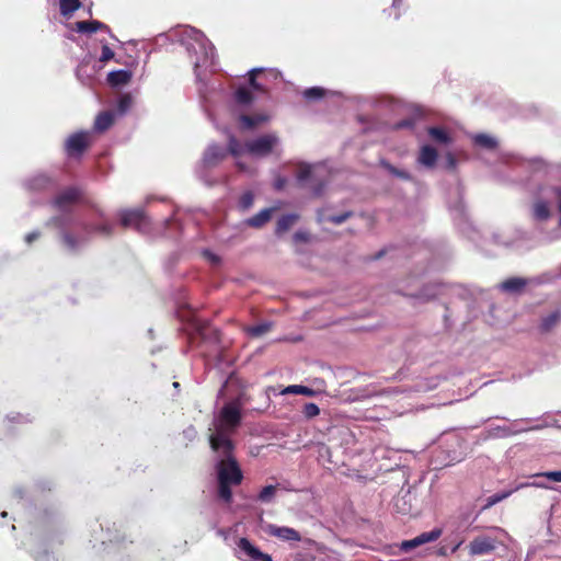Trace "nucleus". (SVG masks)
Instances as JSON below:
<instances>
[{
	"label": "nucleus",
	"mask_w": 561,
	"mask_h": 561,
	"mask_svg": "<svg viewBox=\"0 0 561 561\" xmlns=\"http://www.w3.org/2000/svg\"><path fill=\"white\" fill-rule=\"evenodd\" d=\"M525 484L523 483H519L517 484L514 489H511V490H507V491H503V492H499V493H495L491 496H489L486 499V502L484 504V508H489L497 503H500L501 501L507 499L510 495H512L515 491H518L520 489L524 488Z\"/></svg>",
	"instance_id": "28"
},
{
	"label": "nucleus",
	"mask_w": 561,
	"mask_h": 561,
	"mask_svg": "<svg viewBox=\"0 0 561 561\" xmlns=\"http://www.w3.org/2000/svg\"><path fill=\"white\" fill-rule=\"evenodd\" d=\"M119 220L125 228H134L140 232H147L149 226V219L140 208L122 210Z\"/></svg>",
	"instance_id": "6"
},
{
	"label": "nucleus",
	"mask_w": 561,
	"mask_h": 561,
	"mask_svg": "<svg viewBox=\"0 0 561 561\" xmlns=\"http://www.w3.org/2000/svg\"><path fill=\"white\" fill-rule=\"evenodd\" d=\"M73 30L78 33H89V34L94 33L96 31L110 32L108 26L98 20L78 21L73 24Z\"/></svg>",
	"instance_id": "18"
},
{
	"label": "nucleus",
	"mask_w": 561,
	"mask_h": 561,
	"mask_svg": "<svg viewBox=\"0 0 561 561\" xmlns=\"http://www.w3.org/2000/svg\"><path fill=\"white\" fill-rule=\"evenodd\" d=\"M302 413L306 419L310 420L320 414V409L316 403H306L302 410Z\"/></svg>",
	"instance_id": "46"
},
{
	"label": "nucleus",
	"mask_w": 561,
	"mask_h": 561,
	"mask_svg": "<svg viewBox=\"0 0 561 561\" xmlns=\"http://www.w3.org/2000/svg\"><path fill=\"white\" fill-rule=\"evenodd\" d=\"M254 193L251 191H245L242 193L237 204L238 209L241 211L249 210L254 204Z\"/></svg>",
	"instance_id": "36"
},
{
	"label": "nucleus",
	"mask_w": 561,
	"mask_h": 561,
	"mask_svg": "<svg viewBox=\"0 0 561 561\" xmlns=\"http://www.w3.org/2000/svg\"><path fill=\"white\" fill-rule=\"evenodd\" d=\"M50 222L59 230V242L65 252L77 254L89 243L92 231L90 224L73 215H59L53 217Z\"/></svg>",
	"instance_id": "4"
},
{
	"label": "nucleus",
	"mask_w": 561,
	"mask_h": 561,
	"mask_svg": "<svg viewBox=\"0 0 561 561\" xmlns=\"http://www.w3.org/2000/svg\"><path fill=\"white\" fill-rule=\"evenodd\" d=\"M90 227L92 228L91 237L94 233L108 237L113 232V226L110 222H106V221H104V222H102L100 225H90Z\"/></svg>",
	"instance_id": "42"
},
{
	"label": "nucleus",
	"mask_w": 561,
	"mask_h": 561,
	"mask_svg": "<svg viewBox=\"0 0 561 561\" xmlns=\"http://www.w3.org/2000/svg\"><path fill=\"white\" fill-rule=\"evenodd\" d=\"M293 239L296 243L308 242L309 233L307 231L299 230L294 233Z\"/></svg>",
	"instance_id": "53"
},
{
	"label": "nucleus",
	"mask_w": 561,
	"mask_h": 561,
	"mask_svg": "<svg viewBox=\"0 0 561 561\" xmlns=\"http://www.w3.org/2000/svg\"><path fill=\"white\" fill-rule=\"evenodd\" d=\"M90 137V133L88 131H78L72 134L66 140V151L69 156L80 154L88 146V140Z\"/></svg>",
	"instance_id": "12"
},
{
	"label": "nucleus",
	"mask_w": 561,
	"mask_h": 561,
	"mask_svg": "<svg viewBox=\"0 0 561 561\" xmlns=\"http://www.w3.org/2000/svg\"><path fill=\"white\" fill-rule=\"evenodd\" d=\"M80 7V0H59L60 14L67 19L71 18Z\"/></svg>",
	"instance_id": "32"
},
{
	"label": "nucleus",
	"mask_w": 561,
	"mask_h": 561,
	"mask_svg": "<svg viewBox=\"0 0 561 561\" xmlns=\"http://www.w3.org/2000/svg\"><path fill=\"white\" fill-rule=\"evenodd\" d=\"M264 72L263 68H253L249 71V83L255 91H264L261 83L256 81V76Z\"/></svg>",
	"instance_id": "44"
},
{
	"label": "nucleus",
	"mask_w": 561,
	"mask_h": 561,
	"mask_svg": "<svg viewBox=\"0 0 561 561\" xmlns=\"http://www.w3.org/2000/svg\"><path fill=\"white\" fill-rule=\"evenodd\" d=\"M34 557H35V559L37 561H47L48 560V554L47 553L41 554V553L35 552Z\"/></svg>",
	"instance_id": "60"
},
{
	"label": "nucleus",
	"mask_w": 561,
	"mask_h": 561,
	"mask_svg": "<svg viewBox=\"0 0 561 561\" xmlns=\"http://www.w3.org/2000/svg\"><path fill=\"white\" fill-rule=\"evenodd\" d=\"M420 546L421 545L419 543V540L416 539V537H414L413 539L402 541L400 545V549L403 552H409L412 549L417 548Z\"/></svg>",
	"instance_id": "49"
},
{
	"label": "nucleus",
	"mask_w": 561,
	"mask_h": 561,
	"mask_svg": "<svg viewBox=\"0 0 561 561\" xmlns=\"http://www.w3.org/2000/svg\"><path fill=\"white\" fill-rule=\"evenodd\" d=\"M451 213L455 217V220H460V221H465V208H463V205L462 204H458L457 206H455L453 209H451Z\"/></svg>",
	"instance_id": "52"
},
{
	"label": "nucleus",
	"mask_w": 561,
	"mask_h": 561,
	"mask_svg": "<svg viewBox=\"0 0 561 561\" xmlns=\"http://www.w3.org/2000/svg\"><path fill=\"white\" fill-rule=\"evenodd\" d=\"M523 432V430H512L507 426H492L486 430L485 438L491 437H508Z\"/></svg>",
	"instance_id": "29"
},
{
	"label": "nucleus",
	"mask_w": 561,
	"mask_h": 561,
	"mask_svg": "<svg viewBox=\"0 0 561 561\" xmlns=\"http://www.w3.org/2000/svg\"><path fill=\"white\" fill-rule=\"evenodd\" d=\"M270 117L266 114L259 113L254 115H240L239 121L241 128L244 130H252L255 127H259L266 122H268Z\"/></svg>",
	"instance_id": "17"
},
{
	"label": "nucleus",
	"mask_w": 561,
	"mask_h": 561,
	"mask_svg": "<svg viewBox=\"0 0 561 561\" xmlns=\"http://www.w3.org/2000/svg\"><path fill=\"white\" fill-rule=\"evenodd\" d=\"M265 531L273 537H276L283 541H300V534L294 528L286 526H277L273 524H268L265 527Z\"/></svg>",
	"instance_id": "13"
},
{
	"label": "nucleus",
	"mask_w": 561,
	"mask_h": 561,
	"mask_svg": "<svg viewBox=\"0 0 561 561\" xmlns=\"http://www.w3.org/2000/svg\"><path fill=\"white\" fill-rule=\"evenodd\" d=\"M287 183V180L286 178L284 176H277L275 180H274V187L276 190H283L285 187Z\"/></svg>",
	"instance_id": "57"
},
{
	"label": "nucleus",
	"mask_w": 561,
	"mask_h": 561,
	"mask_svg": "<svg viewBox=\"0 0 561 561\" xmlns=\"http://www.w3.org/2000/svg\"><path fill=\"white\" fill-rule=\"evenodd\" d=\"M529 283V279L523 277H512L500 284V288L507 293H520L525 286Z\"/></svg>",
	"instance_id": "21"
},
{
	"label": "nucleus",
	"mask_w": 561,
	"mask_h": 561,
	"mask_svg": "<svg viewBox=\"0 0 561 561\" xmlns=\"http://www.w3.org/2000/svg\"><path fill=\"white\" fill-rule=\"evenodd\" d=\"M234 101L239 104V105H242V106H247V105H250L253 101V95L252 93L247 90L245 88H239L236 92H234Z\"/></svg>",
	"instance_id": "37"
},
{
	"label": "nucleus",
	"mask_w": 561,
	"mask_h": 561,
	"mask_svg": "<svg viewBox=\"0 0 561 561\" xmlns=\"http://www.w3.org/2000/svg\"><path fill=\"white\" fill-rule=\"evenodd\" d=\"M268 75L272 76L274 79L278 78L280 76V72L274 70V69H270L268 70Z\"/></svg>",
	"instance_id": "64"
},
{
	"label": "nucleus",
	"mask_w": 561,
	"mask_h": 561,
	"mask_svg": "<svg viewBox=\"0 0 561 561\" xmlns=\"http://www.w3.org/2000/svg\"><path fill=\"white\" fill-rule=\"evenodd\" d=\"M298 220V216L296 214H287L282 216L276 224L275 233L277 236H282L287 232Z\"/></svg>",
	"instance_id": "25"
},
{
	"label": "nucleus",
	"mask_w": 561,
	"mask_h": 561,
	"mask_svg": "<svg viewBox=\"0 0 561 561\" xmlns=\"http://www.w3.org/2000/svg\"><path fill=\"white\" fill-rule=\"evenodd\" d=\"M533 218L537 221H546L551 216V210L548 202L537 198L533 204L531 209Z\"/></svg>",
	"instance_id": "20"
},
{
	"label": "nucleus",
	"mask_w": 561,
	"mask_h": 561,
	"mask_svg": "<svg viewBox=\"0 0 561 561\" xmlns=\"http://www.w3.org/2000/svg\"><path fill=\"white\" fill-rule=\"evenodd\" d=\"M241 402L226 403L214 419V431L209 435V445H233L230 436L241 423Z\"/></svg>",
	"instance_id": "5"
},
{
	"label": "nucleus",
	"mask_w": 561,
	"mask_h": 561,
	"mask_svg": "<svg viewBox=\"0 0 561 561\" xmlns=\"http://www.w3.org/2000/svg\"><path fill=\"white\" fill-rule=\"evenodd\" d=\"M133 105V98L129 93L122 94L116 104V113L121 116L125 115Z\"/></svg>",
	"instance_id": "35"
},
{
	"label": "nucleus",
	"mask_w": 561,
	"mask_h": 561,
	"mask_svg": "<svg viewBox=\"0 0 561 561\" xmlns=\"http://www.w3.org/2000/svg\"><path fill=\"white\" fill-rule=\"evenodd\" d=\"M403 5V0H392V9L399 10Z\"/></svg>",
	"instance_id": "61"
},
{
	"label": "nucleus",
	"mask_w": 561,
	"mask_h": 561,
	"mask_svg": "<svg viewBox=\"0 0 561 561\" xmlns=\"http://www.w3.org/2000/svg\"><path fill=\"white\" fill-rule=\"evenodd\" d=\"M472 140L474 145L488 150H492L497 146V140L488 134H476L472 136Z\"/></svg>",
	"instance_id": "30"
},
{
	"label": "nucleus",
	"mask_w": 561,
	"mask_h": 561,
	"mask_svg": "<svg viewBox=\"0 0 561 561\" xmlns=\"http://www.w3.org/2000/svg\"><path fill=\"white\" fill-rule=\"evenodd\" d=\"M553 193L556 194L558 198V208L560 211V225H561V186H556L552 188Z\"/></svg>",
	"instance_id": "58"
},
{
	"label": "nucleus",
	"mask_w": 561,
	"mask_h": 561,
	"mask_svg": "<svg viewBox=\"0 0 561 561\" xmlns=\"http://www.w3.org/2000/svg\"><path fill=\"white\" fill-rule=\"evenodd\" d=\"M445 159L447 169L455 170L457 168V159L451 152L446 153Z\"/></svg>",
	"instance_id": "54"
},
{
	"label": "nucleus",
	"mask_w": 561,
	"mask_h": 561,
	"mask_svg": "<svg viewBox=\"0 0 561 561\" xmlns=\"http://www.w3.org/2000/svg\"><path fill=\"white\" fill-rule=\"evenodd\" d=\"M238 558L242 561H272L270 554L263 553L247 538H240L238 543Z\"/></svg>",
	"instance_id": "9"
},
{
	"label": "nucleus",
	"mask_w": 561,
	"mask_h": 561,
	"mask_svg": "<svg viewBox=\"0 0 561 561\" xmlns=\"http://www.w3.org/2000/svg\"><path fill=\"white\" fill-rule=\"evenodd\" d=\"M5 420H7L9 423H19V424L30 422V419H28V416H27V415L21 414V413H19V412H11V413H9V414L5 416Z\"/></svg>",
	"instance_id": "47"
},
{
	"label": "nucleus",
	"mask_w": 561,
	"mask_h": 561,
	"mask_svg": "<svg viewBox=\"0 0 561 561\" xmlns=\"http://www.w3.org/2000/svg\"><path fill=\"white\" fill-rule=\"evenodd\" d=\"M534 477H542L553 482H561V471H545L536 473Z\"/></svg>",
	"instance_id": "48"
},
{
	"label": "nucleus",
	"mask_w": 561,
	"mask_h": 561,
	"mask_svg": "<svg viewBox=\"0 0 561 561\" xmlns=\"http://www.w3.org/2000/svg\"><path fill=\"white\" fill-rule=\"evenodd\" d=\"M203 256L213 265H218L220 263V257L209 250H204Z\"/></svg>",
	"instance_id": "50"
},
{
	"label": "nucleus",
	"mask_w": 561,
	"mask_h": 561,
	"mask_svg": "<svg viewBox=\"0 0 561 561\" xmlns=\"http://www.w3.org/2000/svg\"><path fill=\"white\" fill-rule=\"evenodd\" d=\"M437 159H438L437 150L431 145H423L420 148V151H419V154L416 158V162L421 167H423L427 170H432L435 168Z\"/></svg>",
	"instance_id": "14"
},
{
	"label": "nucleus",
	"mask_w": 561,
	"mask_h": 561,
	"mask_svg": "<svg viewBox=\"0 0 561 561\" xmlns=\"http://www.w3.org/2000/svg\"><path fill=\"white\" fill-rule=\"evenodd\" d=\"M524 488L525 486H536V488H542V489H552L551 486H549L548 484L543 483V482H531V483H524Z\"/></svg>",
	"instance_id": "59"
},
{
	"label": "nucleus",
	"mask_w": 561,
	"mask_h": 561,
	"mask_svg": "<svg viewBox=\"0 0 561 561\" xmlns=\"http://www.w3.org/2000/svg\"><path fill=\"white\" fill-rule=\"evenodd\" d=\"M80 191L77 187H68L53 199V206L61 211V215H70L68 211L79 201Z\"/></svg>",
	"instance_id": "10"
},
{
	"label": "nucleus",
	"mask_w": 561,
	"mask_h": 561,
	"mask_svg": "<svg viewBox=\"0 0 561 561\" xmlns=\"http://www.w3.org/2000/svg\"><path fill=\"white\" fill-rule=\"evenodd\" d=\"M275 210H276L275 207L264 208V209L260 210L257 214H255L254 216L248 218L245 220V224L252 228H262L265 224H267L272 219V216L275 213Z\"/></svg>",
	"instance_id": "19"
},
{
	"label": "nucleus",
	"mask_w": 561,
	"mask_h": 561,
	"mask_svg": "<svg viewBox=\"0 0 561 561\" xmlns=\"http://www.w3.org/2000/svg\"><path fill=\"white\" fill-rule=\"evenodd\" d=\"M113 57H114V51L107 45H103L100 61L106 62V61L111 60Z\"/></svg>",
	"instance_id": "51"
},
{
	"label": "nucleus",
	"mask_w": 561,
	"mask_h": 561,
	"mask_svg": "<svg viewBox=\"0 0 561 561\" xmlns=\"http://www.w3.org/2000/svg\"><path fill=\"white\" fill-rule=\"evenodd\" d=\"M319 392L312 388L302 385H290L285 387L279 394H302L306 397H316Z\"/></svg>",
	"instance_id": "27"
},
{
	"label": "nucleus",
	"mask_w": 561,
	"mask_h": 561,
	"mask_svg": "<svg viewBox=\"0 0 561 561\" xmlns=\"http://www.w3.org/2000/svg\"><path fill=\"white\" fill-rule=\"evenodd\" d=\"M445 286L443 284H431L425 286L415 298L421 301L434 299L443 294Z\"/></svg>",
	"instance_id": "22"
},
{
	"label": "nucleus",
	"mask_w": 561,
	"mask_h": 561,
	"mask_svg": "<svg viewBox=\"0 0 561 561\" xmlns=\"http://www.w3.org/2000/svg\"><path fill=\"white\" fill-rule=\"evenodd\" d=\"M175 35L181 45L185 47L193 64L196 80L202 82V69L216 66L215 46L202 31L193 26H182L175 32Z\"/></svg>",
	"instance_id": "2"
},
{
	"label": "nucleus",
	"mask_w": 561,
	"mask_h": 561,
	"mask_svg": "<svg viewBox=\"0 0 561 561\" xmlns=\"http://www.w3.org/2000/svg\"><path fill=\"white\" fill-rule=\"evenodd\" d=\"M14 496L22 499L24 496V490L22 488H16L14 490Z\"/></svg>",
	"instance_id": "62"
},
{
	"label": "nucleus",
	"mask_w": 561,
	"mask_h": 561,
	"mask_svg": "<svg viewBox=\"0 0 561 561\" xmlns=\"http://www.w3.org/2000/svg\"><path fill=\"white\" fill-rule=\"evenodd\" d=\"M500 541L490 535H480L473 538L468 545V551L471 557L486 556L492 553Z\"/></svg>",
	"instance_id": "8"
},
{
	"label": "nucleus",
	"mask_w": 561,
	"mask_h": 561,
	"mask_svg": "<svg viewBox=\"0 0 561 561\" xmlns=\"http://www.w3.org/2000/svg\"><path fill=\"white\" fill-rule=\"evenodd\" d=\"M526 168L529 169L534 173H550L552 165L543 161L542 159L535 158L526 163Z\"/></svg>",
	"instance_id": "33"
},
{
	"label": "nucleus",
	"mask_w": 561,
	"mask_h": 561,
	"mask_svg": "<svg viewBox=\"0 0 561 561\" xmlns=\"http://www.w3.org/2000/svg\"><path fill=\"white\" fill-rule=\"evenodd\" d=\"M523 238V232L520 231H496L493 233V240L496 244L513 247L517 243L519 239Z\"/></svg>",
	"instance_id": "15"
},
{
	"label": "nucleus",
	"mask_w": 561,
	"mask_h": 561,
	"mask_svg": "<svg viewBox=\"0 0 561 561\" xmlns=\"http://www.w3.org/2000/svg\"><path fill=\"white\" fill-rule=\"evenodd\" d=\"M41 237V232L38 230H34L32 232H28L25 237H24V241L25 243L27 244H32L34 241L38 240Z\"/></svg>",
	"instance_id": "56"
},
{
	"label": "nucleus",
	"mask_w": 561,
	"mask_h": 561,
	"mask_svg": "<svg viewBox=\"0 0 561 561\" xmlns=\"http://www.w3.org/2000/svg\"><path fill=\"white\" fill-rule=\"evenodd\" d=\"M413 126H414V121L411 118L402 119L394 124L396 129H404V128L410 129V128H413Z\"/></svg>",
	"instance_id": "55"
},
{
	"label": "nucleus",
	"mask_w": 561,
	"mask_h": 561,
	"mask_svg": "<svg viewBox=\"0 0 561 561\" xmlns=\"http://www.w3.org/2000/svg\"><path fill=\"white\" fill-rule=\"evenodd\" d=\"M272 323L271 322H263L253 327H250L247 332L253 336L259 337L263 334L267 333L271 330Z\"/></svg>",
	"instance_id": "41"
},
{
	"label": "nucleus",
	"mask_w": 561,
	"mask_h": 561,
	"mask_svg": "<svg viewBox=\"0 0 561 561\" xmlns=\"http://www.w3.org/2000/svg\"><path fill=\"white\" fill-rule=\"evenodd\" d=\"M133 75L129 70L119 69L108 72L107 81L113 87H119L130 81Z\"/></svg>",
	"instance_id": "23"
},
{
	"label": "nucleus",
	"mask_w": 561,
	"mask_h": 561,
	"mask_svg": "<svg viewBox=\"0 0 561 561\" xmlns=\"http://www.w3.org/2000/svg\"><path fill=\"white\" fill-rule=\"evenodd\" d=\"M114 119H115L114 112H111V111L102 112L95 118L94 129L100 133L105 131L106 129H108L112 126V124L114 123Z\"/></svg>",
	"instance_id": "24"
},
{
	"label": "nucleus",
	"mask_w": 561,
	"mask_h": 561,
	"mask_svg": "<svg viewBox=\"0 0 561 561\" xmlns=\"http://www.w3.org/2000/svg\"><path fill=\"white\" fill-rule=\"evenodd\" d=\"M228 151L236 158V165L242 172H248L249 168L241 161L243 154H250L255 158H266L268 156L280 157L282 141L276 133H268L255 137L241 144L233 135L228 138Z\"/></svg>",
	"instance_id": "3"
},
{
	"label": "nucleus",
	"mask_w": 561,
	"mask_h": 561,
	"mask_svg": "<svg viewBox=\"0 0 561 561\" xmlns=\"http://www.w3.org/2000/svg\"><path fill=\"white\" fill-rule=\"evenodd\" d=\"M270 117L266 114L259 113L254 115H240L239 121L241 128L244 130H252L255 127H259L266 122H268Z\"/></svg>",
	"instance_id": "16"
},
{
	"label": "nucleus",
	"mask_w": 561,
	"mask_h": 561,
	"mask_svg": "<svg viewBox=\"0 0 561 561\" xmlns=\"http://www.w3.org/2000/svg\"><path fill=\"white\" fill-rule=\"evenodd\" d=\"M427 133H428V136L437 144L448 145L451 141V138L448 135V133L440 127H436V126L428 127Z\"/></svg>",
	"instance_id": "31"
},
{
	"label": "nucleus",
	"mask_w": 561,
	"mask_h": 561,
	"mask_svg": "<svg viewBox=\"0 0 561 561\" xmlns=\"http://www.w3.org/2000/svg\"><path fill=\"white\" fill-rule=\"evenodd\" d=\"M352 216V213L351 211H345L341 215H333V216H328V217H320L319 220L320 221H323V220H328V221H331L335 225H341L343 224L344 221H346L350 217Z\"/></svg>",
	"instance_id": "45"
},
{
	"label": "nucleus",
	"mask_w": 561,
	"mask_h": 561,
	"mask_svg": "<svg viewBox=\"0 0 561 561\" xmlns=\"http://www.w3.org/2000/svg\"><path fill=\"white\" fill-rule=\"evenodd\" d=\"M382 168H385L390 174H392L396 178L410 181L412 179L411 174L405 170H400L392 164H390L387 161H381Z\"/></svg>",
	"instance_id": "38"
},
{
	"label": "nucleus",
	"mask_w": 561,
	"mask_h": 561,
	"mask_svg": "<svg viewBox=\"0 0 561 561\" xmlns=\"http://www.w3.org/2000/svg\"><path fill=\"white\" fill-rule=\"evenodd\" d=\"M325 95V90L320 87L308 88L304 91V98L309 101H314L323 98Z\"/></svg>",
	"instance_id": "43"
},
{
	"label": "nucleus",
	"mask_w": 561,
	"mask_h": 561,
	"mask_svg": "<svg viewBox=\"0 0 561 561\" xmlns=\"http://www.w3.org/2000/svg\"><path fill=\"white\" fill-rule=\"evenodd\" d=\"M278 486H279V484H276V485L270 484V485L264 486L257 495V501L261 503H264V504L271 503L275 497L276 490Z\"/></svg>",
	"instance_id": "34"
},
{
	"label": "nucleus",
	"mask_w": 561,
	"mask_h": 561,
	"mask_svg": "<svg viewBox=\"0 0 561 561\" xmlns=\"http://www.w3.org/2000/svg\"><path fill=\"white\" fill-rule=\"evenodd\" d=\"M184 434L188 437V438H193L195 436V430L193 427H190L187 428L186 431H184Z\"/></svg>",
	"instance_id": "63"
},
{
	"label": "nucleus",
	"mask_w": 561,
	"mask_h": 561,
	"mask_svg": "<svg viewBox=\"0 0 561 561\" xmlns=\"http://www.w3.org/2000/svg\"><path fill=\"white\" fill-rule=\"evenodd\" d=\"M55 185L53 176L44 172L35 173L24 181V186L31 192H42L51 188Z\"/></svg>",
	"instance_id": "11"
},
{
	"label": "nucleus",
	"mask_w": 561,
	"mask_h": 561,
	"mask_svg": "<svg viewBox=\"0 0 561 561\" xmlns=\"http://www.w3.org/2000/svg\"><path fill=\"white\" fill-rule=\"evenodd\" d=\"M226 154L227 152L222 147L216 144L209 145L206 148L203 154L202 163L197 169L198 176L204 180L205 170L216 167L219 162H221L225 159Z\"/></svg>",
	"instance_id": "7"
},
{
	"label": "nucleus",
	"mask_w": 561,
	"mask_h": 561,
	"mask_svg": "<svg viewBox=\"0 0 561 561\" xmlns=\"http://www.w3.org/2000/svg\"><path fill=\"white\" fill-rule=\"evenodd\" d=\"M314 174V167L310 164H301L297 172V180L300 183H305L311 179Z\"/></svg>",
	"instance_id": "40"
},
{
	"label": "nucleus",
	"mask_w": 561,
	"mask_h": 561,
	"mask_svg": "<svg viewBox=\"0 0 561 561\" xmlns=\"http://www.w3.org/2000/svg\"><path fill=\"white\" fill-rule=\"evenodd\" d=\"M214 462V471L218 484V497L229 504L232 501L231 486L239 485L243 480V473L234 456V445H210Z\"/></svg>",
	"instance_id": "1"
},
{
	"label": "nucleus",
	"mask_w": 561,
	"mask_h": 561,
	"mask_svg": "<svg viewBox=\"0 0 561 561\" xmlns=\"http://www.w3.org/2000/svg\"><path fill=\"white\" fill-rule=\"evenodd\" d=\"M561 318V312L559 310H553L548 314L543 316L540 321V331L549 332L551 331L559 322Z\"/></svg>",
	"instance_id": "26"
},
{
	"label": "nucleus",
	"mask_w": 561,
	"mask_h": 561,
	"mask_svg": "<svg viewBox=\"0 0 561 561\" xmlns=\"http://www.w3.org/2000/svg\"><path fill=\"white\" fill-rule=\"evenodd\" d=\"M442 535V530L439 528H434L431 531L422 533L416 536L419 543L422 546L427 542L436 541Z\"/></svg>",
	"instance_id": "39"
}]
</instances>
